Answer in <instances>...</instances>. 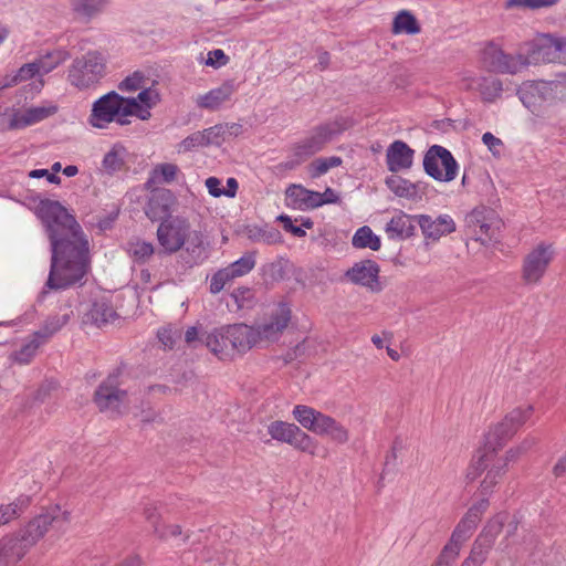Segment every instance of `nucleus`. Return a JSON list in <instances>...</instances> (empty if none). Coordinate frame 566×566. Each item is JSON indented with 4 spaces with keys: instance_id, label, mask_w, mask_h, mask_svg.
I'll return each instance as SVG.
<instances>
[{
    "instance_id": "nucleus-1",
    "label": "nucleus",
    "mask_w": 566,
    "mask_h": 566,
    "mask_svg": "<svg viewBox=\"0 0 566 566\" xmlns=\"http://www.w3.org/2000/svg\"><path fill=\"white\" fill-rule=\"evenodd\" d=\"M35 213L51 242V266L45 287L66 289L81 281L88 271V241L75 218L59 201L41 200Z\"/></svg>"
},
{
    "instance_id": "nucleus-2",
    "label": "nucleus",
    "mask_w": 566,
    "mask_h": 566,
    "mask_svg": "<svg viewBox=\"0 0 566 566\" xmlns=\"http://www.w3.org/2000/svg\"><path fill=\"white\" fill-rule=\"evenodd\" d=\"M129 116L145 120L150 117V112L143 108L136 99H128L112 91L93 103L88 123L99 129L107 128L112 123L125 126L130 123Z\"/></svg>"
},
{
    "instance_id": "nucleus-3",
    "label": "nucleus",
    "mask_w": 566,
    "mask_h": 566,
    "mask_svg": "<svg viewBox=\"0 0 566 566\" xmlns=\"http://www.w3.org/2000/svg\"><path fill=\"white\" fill-rule=\"evenodd\" d=\"M157 241L163 250L172 254L187 243L188 252H200L203 249V234L191 230L189 220L182 216L170 217L163 220L157 228Z\"/></svg>"
},
{
    "instance_id": "nucleus-4",
    "label": "nucleus",
    "mask_w": 566,
    "mask_h": 566,
    "mask_svg": "<svg viewBox=\"0 0 566 566\" xmlns=\"http://www.w3.org/2000/svg\"><path fill=\"white\" fill-rule=\"evenodd\" d=\"M245 332L244 323L214 327L205 334L203 344L219 359L229 360L250 350Z\"/></svg>"
},
{
    "instance_id": "nucleus-5",
    "label": "nucleus",
    "mask_w": 566,
    "mask_h": 566,
    "mask_svg": "<svg viewBox=\"0 0 566 566\" xmlns=\"http://www.w3.org/2000/svg\"><path fill=\"white\" fill-rule=\"evenodd\" d=\"M107 74V54L90 50L73 60L67 70V82L80 91L96 87Z\"/></svg>"
},
{
    "instance_id": "nucleus-6",
    "label": "nucleus",
    "mask_w": 566,
    "mask_h": 566,
    "mask_svg": "<svg viewBox=\"0 0 566 566\" xmlns=\"http://www.w3.org/2000/svg\"><path fill=\"white\" fill-rule=\"evenodd\" d=\"M292 415L304 429L314 434L327 437L336 444H346L349 441V430L329 415L306 405H296Z\"/></svg>"
},
{
    "instance_id": "nucleus-7",
    "label": "nucleus",
    "mask_w": 566,
    "mask_h": 566,
    "mask_svg": "<svg viewBox=\"0 0 566 566\" xmlns=\"http://www.w3.org/2000/svg\"><path fill=\"white\" fill-rule=\"evenodd\" d=\"M292 318V311L286 303H279L269 315L255 325L245 324L250 349L264 346L280 339Z\"/></svg>"
},
{
    "instance_id": "nucleus-8",
    "label": "nucleus",
    "mask_w": 566,
    "mask_h": 566,
    "mask_svg": "<svg viewBox=\"0 0 566 566\" xmlns=\"http://www.w3.org/2000/svg\"><path fill=\"white\" fill-rule=\"evenodd\" d=\"M346 128L347 125L344 119H336L315 127L307 137L295 144L293 147L294 159L286 161L285 167L292 169L306 158L321 151L327 143Z\"/></svg>"
},
{
    "instance_id": "nucleus-9",
    "label": "nucleus",
    "mask_w": 566,
    "mask_h": 566,
    "mask_svg": "<svg viewBox=\"0 0 566 566\" xmlns=\"http://www.w3.org/2000/svg\"><path fill=\"white\" fill-rule=\"evenodd\" d=\"M555 256L556 249L553 243L542 241L534 245L522 260V282L526 286L539 285L555 260Z\"/></svg>"
},
{
    "instance_id": "nucleus-10",
    "label": "nucleus",
    "mask_w": 566,
    "mask_h": 566,
    "mask_svg": "<svg viewBox=\"0 0 566 566\" xmlns=\"http://www.w3.org/2000/svg\"><path fill=\"white\" fill-rule=\"evenodd\" d=\"M482 61L490 71L513 75L526 69L528 60L525 59L524 51H521V45L516 54H511L496 42L490 41L482 51Z\"/></svg>"
},
{
    "instance_id": "nucleus-11",
    "label": "nucleus",
    "mask_w": 566,
    "mask_h": 566,
    "mask_svg": "<svg viewBox=\"0 0 566 566\" xmlns=\"http://www.w3.org/2000/svg\"><path fill=\"white\" fill-rule=\"evenodd\" d=\"M483 471H486V473L481 481L480 488L482 494L486 495L493 493L505 474V461H495L494 453L479 451L469 467L467 476L469 480L474 481Z\"/></svg>"
},
{
    "instance_id": "nucleus-12",
    "label": "nucleus",
    "mask_w": 566,
    "mask_h": 566,
    "mask_svg": "<svg viewBox=\"0 0 566 566\" xmlns=\"http://www.w3.org/2000/svg\"><path fill=\"white\" fill-rule=\"evenodd\" d=\"M458 163L447 148L440 145L431 146L423 157V169L434 180L450 182L458 175Z\"/></svg>"
},
{
    "instance_id": "nucleus-13",
    "label": "nucleus",
    "mask_w": 566,
    "mask_h": 566,
    "mask_svg": "<svg viewBox=\"0 0 566 566\" xmlns=\"http://www.w3.org/2000/svg\"><path fill=\"white\" fill-rule=\"evenodd\" d=\"M94 402L102 412L118 416L127 403V391L119 388L116 375H109L95 390Z\"/></svg>"
},
{
    "instance_id": "nucleus-14",
    "label": "nucleus",
    "mask_w": 566,
    "mask_h": 566,
    "mask_svg": "<svg viewBox=\"0 0 566 566\" xmlns=\"http://www.w3.org/2000/svg\"><path fill=\"white\" fill-rule=\"evenodd\" d=\"M70 513L55 505L33 517L24 527L20 528L29 542L34 546L54 523L66 524Z\"/></svg>"
},
{
    "instance_id": "nucleus-15",
    "label": "nucleus",
    "mask_w": 566,
    "mask_h": 566,
    "mask_svg": "<svg viewBox=\"0 0 566 566\" xmlns=\"http://www.w3.org/2000/svg\"><path fill=\"white\" fill-rule=\"evenodd\" d=\"M521 51H524L527 66L538 63L556 64V34L538 33L532 40L521 43Z\"/></svg>"
},
{
    "instance_id": "nucleus-16",
    "label": "nucleus",
    "mask_w": 566,
    "mask_h": 566,
    "mask_svg": "<svg viewBox=\"0 0 566 566\" xmlns=\"http://www.w3.org/2000/svg\"><path fill=\"white\" fill-rule=\"evenodd\" d=\"M488 506L489 501L486 499H483L476 504L472 505L454 527L451 537L447 544L455 548L458 552H460L463 544L471 537V535L475 531Z\"/></svg>"
},
{
    "instance_id": "nucleus-17",
    "label": "nucleus",
    "mask_w": 566,
    "mask_h": 566,
    "mask_svg": "<svg viewBox=\"0 0 566 566\" xmlns=\"http://www.w3.org/2000/svg\"><path fill=\"white\" fill-rule=\"evenodd\" d=\"M469 227L473 228L475 240L486 243L495 239L500 229V219L493 209L486 207L475 208L467 218Z\"/></svg>"
},
{
    "instance_id": "nucleus-18",
    "label": "nucleus",
    "mask_w": 566,
    "mask_h": 566,
    "mask_svg": "<svg viewBox=\"0 0 566 566\" xmlns=\"http://www.w3.org/2000/svg\"><path fill=\"white\" fill-rule=\"evenodd\" d=\"M33 547L21 530L0 538V566L17 565Z\"/></svg>"
},
{
    "instance_id": "nucleus-19",
    "label": "nucleus",
    "mask_w": 566,
    "mask_h": 566,
    "mask_svg": "<svg viewBox=\"0 0 566 566\" xmlns=\"http://www.w3.org/2000/svg\"><path fill=\"white\" fill-rule=\"evenodd\" d=\"M57 112V106L52 102H43L24 109H18L12 113L8 122L9 130L22 129L38 124Z\"/></svg>"
},
{
    "instance_id": "nucleus-20",
    "label": "nucleus",
    "mask_w": 566,
    "mask_h": 566,
    "mask_svg": "<svg viewBox=\"0 0 566 566\" xmlns=\"http://www.w3.org/2000/svg\"><path fill=\"white\" fill-rule=\"evenodd\" d=\"M177 206L174 192L166 188L154 189L145 207V213L151 221H163L172 216Z\"/></svg>"
},
{
    "instance_id": "nucleus-21",
    "label": "nucleus",
    "mask_w": 566,
    "mask_h": 566,
    "mask_svg": "<svg viewBox=\"0 0 566 566\" xmlns=\"http://www.w3.org/2000/svg\"><path fill=\"white\" fill-rule=\"evenodd\" d=\"M379 265L375 261L363 260L349 268L345 275L352 283L378 293L382 290L379 282Z\"/></svg>"
},
{
    "instance_id": "nucleus-22",
    "label": "nucleus",
    "mask_w": 566,
    "mask_h": 566,
    "mask_svg": "<svg viewBox=\"0 0 566 566\" xmlns=\"http://www.w3.org/2000/svg\"><path fill=\"white\" fill-rule=\"evenodd\" d=\"M415 150L405 142H392L386 151L387 168L391 172H398L411 168L413 164Z\"/></svg>"
},
{
    "instance_id": "nucleus-23",
    "label": "nucleus",
    "mask_w": 566,
    "mask_h": 566,
    "mask_svg": "<svg viewBox=\"0 0 566 566\" xmlns=\"http://www.w3.org/2000/svg\"><path fill=\"white\" fill-rule=\"evenodd\" d=\"M318 192L306 189L301 185L292 184L285 190V206L287 208L306 211L317 208Z\"/></svg>"
},
{
    "instance_id": "nucleus-24",
    "label": "nucleus",
    "mask_w": 566,
    "mask_h": 566,
    "mask_svg": "<svg viewBox=\"0 0 566 566\" xmlns=\"http://www.w3.org/2000/svg\"><path fill=\"white\" fill-rule=\"evenodd\" d=\"M418 224L422 233L431 239H439L455 230V223L448 214L440 216L436 220H432L429 216L420 214L418 216Z\"/></svg>"
},
{
    "instance_id": "nucleus-25",
    "label": "nucleus",
    "mask_w": 566,
    "mask_h": 566,
    "mask_svg": "<svg viewBox=\"0 0 566 566\" xmlns=\"http://www.w3.org/2000/svg\"><path fill=\"white\" fill-rule=\"evenodd\" d=\"M235 92L233 81H226L220 86L210 90L208 93L198 96L197 106L210 111L218 109L223 103L228 102Z\"/></svg>"
},
{
    "instance_id": "nucleus-26",
    "label": "nucleus",
    "mask_w": 566,
    "mask_h": 566,
    "mask_svg": "<svg viewBox=\"0 0 566 566\" xmlns=\"http://www.w3.org/2000/svg\"><path fill=\"white\" fill-rule=\"evenodd\" d=\"M415 218L399 211L386 224L385 232L390 240H405L413 235Z\"/></svg>"
},
{
    "instance_id": "nucleus-27",
    "label": "nucleus",
    "mask_w": 566,
    "mask_h": 566,
    "mask_svg": "<svg viewBox=\"0 0 566 566\" xmlns=\"http://www.w3.org/2000/svg\"><path fill=\"white\" fill-rule=\"evenodd\" d=\"M73 311L70 305L61 306L59 312L50 315L39 331L34 332L36 337L46 343L53 335L61 331L72 318Z\"/></svg>"
},
{
    "instance_id": "nucleus-28",
    "label": "nucleus",
    "mask_w": 566,
    "mask_h": 566,
    "mask_svg": "<svg viewBox=\"0 0 566 566\" xmlns=\"http://www.w3.org/2000/svg\"><path fill=\"white\" fill-rule=\"evenodd\" d=\"M517 430L512 428L510 423L501 420L496 424L490 428L485 436V443L483 447L484 452L494 453L500 450L515 433Z\"/></svg>"
},
{
    "instance_id": "nucleus-29",
    "label": "nucleus",
    "mask_w": 566,
    "mask_h": 566,
    "mask_svg": "<svg viewBox=\"0 0 566 566\" xmlns=\"http://www.w3.org/2000/svg\"><path fill=\"white\" fill-rule=\"evenodd\" d=\"M109 0H71L74 15L83 22H90L104 12Z\"/></svg>"
},
{
    "instance_id": "nucleus-30",
    "label": "nucleus",
    "mask_w": 566,
    "mask_h": 566,
    "mask_svg": "<svg viewBox=\"0 0 566 566\" xmlns=\"http://www.w3.org/2000/svg\"><path fill=\"white\" fill-rule=\"evenodd\" d=\"M70 52L66 49L59 48L48 51L35 59L41 75H45L56 69L59 65L70 59Z\"/></svg>"
},
{
    "instance_id": "nucleus-31",
    "label": "nucleus",
    "mask_w": 566,
    "mask_h": 566,
    "mask_svg": "<svg viewBox=\"0 0 566 566\" xmlns=\"http://www.w3.org/2000/svg\"><path fill=\"white\" fill-rule=\"evenodd\" d=\"M117 317V313L106 301L94 302L91 310L86 313V321L96 325L104 326Z\"/></svg>"
},
{
    "instance_id": "nucleus-32",
    "label": "nucleus",
    "mask_w": 566,
    "mask_h": 566,
    "mask_svg": "<svg viewBox=\"0 0 566 566\" xmlns=\"http://www.w3.org/2000/svg\"><path fill=\"white\" fill-rule=\"evenodd\" d=\"M470 88L479 91L485 102H494L502 94V82L495 77H479L469 85Z\"/></svg>"
},
{
    "instance_id": "nucleus-33",
    "label": "nucleus",
    "mask_w": 566,
    "mask_h": 566,
    "mask_svg": "<svg viewBox=\"0 0 566 566\" xmlns=\"http://www.w3.org/2000/svg\"><path fill=\"white\" fill-rule=\"evenodd\" d=\"M244 232L247 238L255 243L275 244L282 241L281 232L268 224L262 227L248 226Z\"/></svg>"
},
{
    "instance_id": "nucleus-34",
    "label": "nucleus",
    "mask_w": 566,
    "mask_h": 566,
    "mask_svg": "<svg viewBox=\"0 0 566 566\" xmlns=\"http://www.w3.org/2000/svg\"><path fill=\"white\" fill-rule=\"evenodd\" d=\"M507 517L509 515L505 512H501L494 515L486 523L475 539L492 548Z\"/></svg>"
},
{
    "instance_id": "nucleus-35",
    "label": "nucleus",
    "mask_w": 566,
    "mask_h": 566,
    "mask_svg": "<svg viewBox=\"0 0 566 566\" xmlns=\"http://www.w3.org/2000/svg\"><path fill=\"white\" fill-rule=\"evenodd\" d=\"M30 496L20 495L8 504L0 505V523L7 525L19 518L29 507Z\"/></svg>"
},
{
    "instance_id": "nucleus-36",
    "label": "nucleus",
    "mask_w": 566,
    "mask_h": 566,
    "mask_svg": "<svg viewBox=\"0 0 566 566\" xmlns=\"http://www.w3.org/2000/svg\"><path fill=\"white\" fill-rule=\"evenodd\" d=\"M45 344L36 334L33 333L31 338L27 340L21 347L10 354L9 358L19 365L29 364L35 356L40 346Z\"/></svg>"
},
{
    "instance_id": "nucleus-37",
    "label": "nucleus",
    "mask_w": 566,
    "mask_h": 566,
    "mask_svg": "<svg viewBox=\"0 0 566 566\" xmlns=\"http://www.w3.org/2000/svg\"><path fill=\"white\" fill-rule=\"evenodd\" d=\"M352 245L355 249H370L378 251L381 247L380 237L375 234L370 227L363 226L356 230L352 238Z\"/></svg>"
},
{
    "instance_id": "nucleus-38",
    "label": "nucleus",
    "mask_w": 566,
    "mask_h": 566,
    "mask_svg": "<svg viewBox=\"0 0 566 566\" xmlns=\"http://www.w3.org/2000/svg\"><path fill=\"white\" fill-rule=\"evenodd\" d=\"M126 251L135 263H146L155 253V248L151 242L140 239H133L127 242Z\"/></svg>"
},
{
    "instance_id": "nucleus-39",
    "label": "nucleus",
    "mask_w": 566,
    "mask_h": 566,
    "mask_svg": "<svg viewBox=\"0 0 566 566\" xmlns=\"http://www.w3.org/2000/svg\"><path fill=\"white\" fill-rule=\"evenodd\" d=\"M392 32L395 34L413 35L420 32V25L411 12L402 10L394 19Z\"/></svg>"
},
{
    "instance_id": "nucleus-40",
    "label": "nucleus",
    "mask_w": 566,
    "mask_h": 566,
    "mask_svg": "<svg viewBox=\"0 0 566 566\" xmlns=\"http://www.w3.org/2000/svg\"><path fill=\"white\" fill-rule=\"evenodd\" d=\"M297 428L295 423L275 420L268 426V433L273 440L290 444Z\"/></svg>"
},
{
    "instance_id": "nucleus-41",
    "label": "nucleus",
    "mask_w": 566,
    "mask_h": 566,
    "mask_svg": "<svg viewBox=\"0 0 566 566\" xmlns=\"http://www.w3.org/2000/svg\"><path fill=\"white\" fill-rule=\"evenodd\" d=\"M386 185L396 196L412 199L417 196V187L411 181L392 175L386 178Z\"/></svg>"
},
{
    "instance_id": "nucleus-42",
    "label": "nucleus",
    "mask_w": 566,
    "mask_h": 566,
    "mask_svg": "<svg viewBox=\"0 0 566 566\" xmlns=\"http://www.w3.org/2000/svg\"><path fill=\"white\" fill-rule=\"evenodd\" d=\"M125 147L120 144H115L103 158L102 166L104 170L108 174L119 171L125 164Z\"/></svg>"
},
{
    "instance_id": "nucleus-43",
    "label": "nucleus",
    "mask_w": 566,
    "mask_h": 566,
    "mask_svg": "<svg viewBox=\"0 0 566 566\" xmlns=\"http://www.w3.org/2000/svg\"><path fill=\"white\" fill-rule=\"evenodd\" d=\"M146 518L153 524V528L155 534L161 539H168L171 537H177L182 534V530L180 525L171 524V525H163L160 526L156 518V509H147L145 511Z\"/></svg>"
},
{
    "instance_id": "nucleus-44",
    "label": "nucleus",
    "mask_w": 566,
    "mask_h": 566,
    "mask_svg": "<svg viewBox=\"0 0 566 566\" xmlns=\"http://www.w3.org/2000/svg\"><path fill=\"white\" fill-rule=\"evenodd\" d=\"M534 407L530 403H523L516 406L511 411H509L503 418L504 421L510 423L512 428L518 430L522 426H524L533 416Z\"/></svg>"
},
{
    "instance_id": "nucleus-45",
    "label": "nucleus",
    "mask_w": 566,
    "mask_h": 566,
    "mask_svg": "<svg viewBox=\"0 0 566 566\" xmlns=\"http://www.w3.org/2000/svg\"><path fill=\"white\" fill-rule=\"evenodd\" d=\"M290 446L301 452L315 455L318 443L313 437H311L308 433H306L298 427Z\"/></svg>"
},
{
    "instance_id": "nucleus-46",
    "label": "nucleus",
    "mask_w": 566,
    "mask_h": 566,
    "mask_svg": "<svg viewBox=\"0 0 566 566\" xmlns=\"http://www.w3.org/2000/svg\"><path fill=\"white\" fill-rule=\"evenodd\" d=\"M343 163L338 156L321 157L312 161L308 171L312 178H318L325 175L331 168L340 166Z\"/></svg>"
},
{
    "instance_id": "nucleus-47",
    "label": "nucleus",
    "mask_w": 566,
    "mask_h": 566,
    "mask_svg": "<svg viewBox=\"0 0 566 566\" xmlns=\"http://www.w3.org/2000/svg\"><path fill=\"white\" fill-rule=\"evenodd\" d=\"M178 172L179 168L175 164H159L153 169L151 177L147 184L150 181L170 184L176 179Z\"/></svg>"
},
{
    "instance_id": "nucleus-48",
    "label": "nucleus",
    "mask_w": 566,
    "mask_h": 566,
    "mask_svg": "<svg viewBox=\"0 0 566 566\" xmlns=\"http://www.w3.org/2000/svg\"><path fill=\"white\" fill-rule=\"evenodd\" d=\"M255 266V254L252 252L245 253L239 260L232 262L227 266V270L233 279L243 276L253 270Z\"/></svg>"
},
{
    "instance_id": "nucleus-49",
    "label": "nucleus",
    "mask_w": 566,
    "mask_h": 566,
    "mask_svg": "<svg viewBox=\"0 0 566 566\" xmlns=\"http://www.w3.org/2000/svg\"><path fill=\"white\" fill-rule=\"evenodd\" d=\"M229 128L238 129V128H240V126L235 125V124L232 125L231 127H229L228 125H214V126H211L209 128L201 130V134L203 135L206 145L207 146L220 145L221 143H223V140H224L223 136Z\"/></svg>"
},
{
    "instance_id": "nucleus-50",
    "label": "nucleus",
    "mask_w": 566,
    "mask_h": 566,
    "mask_svg": "<svg viewBox=\"0 0 566 566\" xmlns=\"http://www.w3.org/2000/svg\"><path fill=\"white\" fill-rule=\"evenodd\" d=\"M230 297L234 303V311L237 312L245 308H251L254 304L253 292L249 287L235 289L231 293Z\"/></svg>"
},
{
    "instance_id": "nucleus-51",
    "label": "nucleus",
    "mask_w": 566,
    "mask_h": 566,
    "mask_svg": "<svg viewBox=\"0 0 566 566\" xmlns=\"http://www.w3.org/2000/svg\"><path fill=\"white\" fill-rule=\"evenodd\" d=\"M14 74L18 83L31 80L35 76L42 77L35 61L23 64ZM43 85L44 81L42 78H39L36 88L41 90Z\"/></svg>"
},
{
    "instance_id": "nucleus-52",
    "label": "nucleus",
    "mask_w": 566,
    "mask_h": 566,
    "mask_svg": "<svg viewBox=\"0 0 566 566\" xmlns=\"http://www.w3.org/2000/svg\"><path fill=\"white\" fill-rule=\"evenodd\" d=\"M525 84L531 90V93H534V95H536L538 104L553 96V88H552L553 83L545 82V81H536V82H527Z\"/></svg>"
},
{
    "instance_id": "nucleus-53",
    "label": "nucleus",
    "mask_w": 566,
    "mask_h": 566,
    "mask_svg": "<svg viewBox=\"0 0 566 566\" xmlns=\"http://www.w3.org/2000/svg\"><path fill=\"white\" fill-rule=\"evenodd\" d=\"M234 279L232 277V275L229 273V271L227 270V268H223L221 270H219L218 272H216L211 280H210V285H209V290L212 294H218L220 293L224 286L230 283L231 281H233Z\"/></svg>"
},
{
    "instance_id": "nucleus-54",
    "label": "nucleus",
    "mask_w": 566,
    "mask_h": 566,
    "mask_svg": "<svg viewBox=\"0 0 566 566\" xmlns=\"http://www.w3.org/2000/svg\"><path fill=\"white\" fill-rule=\"evenodd\" d=\"M159 342L165 348H174L177 339L181 337V331L177 327L167 326L163 327L157 333Z\"/></svg>"
},
{
    "instance_id": "nucleus-55",
    "label": "nucleus",
    "mask_w": 566,
    "mask_h": 566,
    "mask_svg": "<svg viewBox=\"0 0 566 566\" xmlns=\"http://www.w3.org/2000/svg\"><path fill=\"white\" fill-rule=\"evenodd\" d=\"M206 142L203 139V135L200 132H196L188 137H186L184 140H181L178 145V151L179 153H187L191 151L198 147H206Z\"/></svg>"
},
{
    "instance_id": "nucleus-56",
    "label": "nucleus",
    "mask_w": 566,
    "mask_h": 566,
    "mask_svg": "<svg viewBox=\"0 0 566 566\" xmlns=\"http://www.w3.org/2000/svg\"><path fill=\"white\" fill-rule=\"evenodd\" d=\"M144 87V75L140 72H135L132 75L124 78L118 88L123 92H136Z\"/></svg>"
},
{
    "instance_id": "nucleus-57",
    "label": "nucleus",
    "mask_w": 566,
    "mask_h": 566,
    "mask_svg": "<svg viewBox=\"0 0 566 566\" xmlns=\"http://www.w3.org/2000/svg\"><path fill=\"white\" fill-rule=\"evenodd\" d=\"M490 551H491V547H489L485 544L475 539L472 544V547H471V551H470V554L468 557L470 559L474 560L475 563H478L480 566H482L485 563Z\"/></svg>"
},
{
    "instance_id": "nucleus-58",
    "label": "nucleus",
    "mask_w": 566,
    "mask_h": 566,
    "mask_svg": "<svg viewBox=\"0 0 566 566\" xmlns=\"http://www.w3.org/2000/svg\"><path fill=\"white\" fill-rule=\"evenodd\" d=\"M127 98L136 99V102L139 103V105L143 108H146V111L149 112V109L156 104L158 94L154 90L143 87L136 97H127Z\"/></svg>"
},
{
    "instance_id": "nucleus-59",
    "label": "nucleus",
    "mask_w": 566,
    "mask_h": 566,
    "mask_svg": "<svg viewBox=\"0 0 566 566\" xmlns=\"http://www.w3.org/2000/svg\"><path fill=\"white\" fill-rule=\"evenodd\" d=\"M460 552L450 545L446 544L438 556V559L432 566H452L459 557Z\"/></svg>"
},
{
    "instance_id": "nucleus-60",
    "label": "nucleus",
    "mask_w": 566,
    "mask_h": 566,
    "mask_svg": "<svg viewBox=\"0 0 566 566\" xmlns=\"http://www.w3.org/2000/svg\"><path fill=\"white\" fill-rule=\"evenodd\" d=\"M229 62V56L221 49H214L208 52L206 64L213 67H220Z\"/></svg>"
},
{
    "instance_id": "nucleus-61",
    "label": "nucleus",
    "mask_w": 566,
    "mask_h": 566,
    "mask_svg": "<svg viewBox=\"0 0 566 566\" xmlns=\"http://www.w3.org/2000/svg\"><path fill=\"white\" fill-rule=\"evenodd\" d=\"M482 142L494 156H500L503 147V142L500 138L486 132L482 135Z\"/></svg>"
},
{
    "instance_id": "nucleus-62",
    "label": "nucleus",
    "mask_w": 566,
    "mask_h": 566,
    "mask_svg": "<svg viewBox=\"0 0 566 566\" xmlns=\"http://www.w3.org/2000/svg\"><path fill=\"white\" fill-rule=\"evenodd\" d=\"M517 94L523 105L528 109L534 111V108L538 105L536 95L531 93V90L526 86L525 83L517 91Z\"/></svg>"
},
{
    "instance_id": "nucleus-63",
    "label": "nucleus",
    "mask_w": 566,
    "mask_h": 566,
    "mask_svg": "<svg viewBox=\"0 0 566 566\" xmlns=\"http://www.w3.org/2000/svg\"><path fill=\"white\" fill-rule=\"evenodd\" d=\"M203 337L205 334L200 336L199 328L197 326H190L185 332L186 344L193 348H196L199 343L203 344Z\"/></svg>"
},
{
    "instance_id": "nucleus-64",
    "label": "nucleus",
    "mask_w": 566,
    "mask_h": 566,
    "mask_svg": "<svg viewBox=\"0 0 566 566\" xmlns=\"http://www.w3.org/2000/svg\"><path fill=\"white\" fill-rule=\"evenodd\" d=\"M556 64L566 65V35H556Z\"/></svg>"
}]
</instances>
